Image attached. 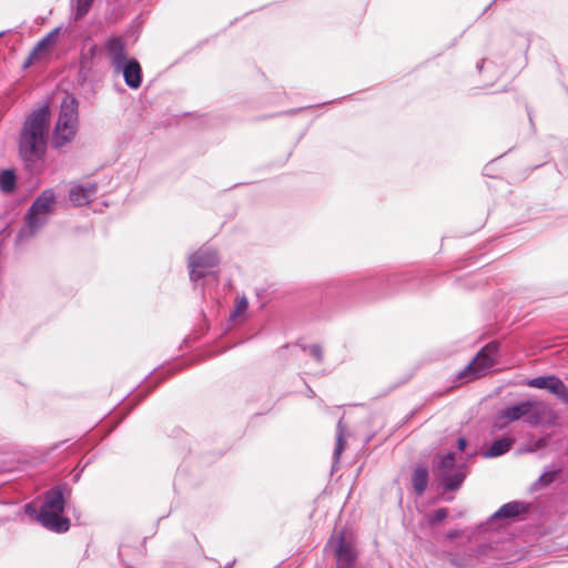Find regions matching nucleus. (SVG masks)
Wrapping results in <instances>:
<instances>
[{"label": "nucleus", "instance_id": "1", "mask_svg": "<svg viewBox=\"0 0 568 568\" xmlns=\"http://www.w3.org/2000/svg\"><path fill=\"white\" fill-rule=\"evenodd\" d=\"M49 115V108L44 105L33 111L24 121L19 139V152L30 169H34L44 156Z\"/></svg>", "mask_w": 568, "mask_h": 568}, {"label": "nucleus", "instance_id": "2", "mask_svg": "<svg viewBox=\"0 0 568 568\" xmlns=\"http://www.w3.org/2000/svg\"><path fill=\"white\" fill-rule=\"evenodd\" d=\"M551 407L542 400L527 399L500 409L494 422L497 429L505 428L509 423L523 419L530 426H538L542 422L552 418Z\"/></svg>", "mask_w": 568, "mask_h": 568}, {"label": "nucleus", "instance_id": "3", "mask_svg": "<svg viewBox=\"0 0 568 568\" xmlns=\"http://www.w3.org/2000/svg\"><path fill=\"white\" fill-rule=\"evenodd\" d=\"M65 507L63 491L55 486L45 493L44 503L38 514L39 523L47 529L54 532H65L70 528V520L62 516Z\"/></svg>", "mask_w": 568, "mask_h": 568}, {"label": "nucleus", "instance_id": "4", "mask_svg": "<svg viewBox=\"0 0 568 568\" xmlns=\"http://www.w3.org/2000/svg\"><path fill=\"white\" fill-rule=\"evenodd\" d=\"M55 205V194L52 189L44 190L31 204L26 216V223L19 232V240L33 236L43 227Z\"/></svg>", "mask_w": 568, "mask_h": 568}, {"label": "nucleus", "instance_id": "5", "mask_svg": "<svg viewBox=\"0 0 568 568\" xmlns=\"http://www.w3.org/2000/svg\"><path fill=\"white\" fill-rule=\"evenodd\" d=\"M78 131V101L67 94L61 102L59 116L53 130L52 144L61 148L71 142Z\"/></svg>", "mask_w": 568, "mask_h": 568}, {"label": "nucleus", "instance_id": "6", "mask_svg": "<svg viewBox=\"0 0 568 568\" xmlns=\"http://www.w3.org/2000/svg\"><path fill=\"white\" fill-rule=\"evenodd\" d=\"M433 473L443 483L445 490H456L467 476V467L456 465L454 454L448 452L435 456Z\"/></svg>", "mask_w": 568, "mask_h": 568}, {"label": "nucleus", "instance_id": "7", "mask_svg": "<svg viewBox=\"0 0 568 568\" xmlns=\"http://www.w3.org/2000/svg\"><path fill=\"white\" fill-rule=\"evenodd\" d=\"M497 345L490 343L481 348L474 359L459 373V377L466 381L484 376L495 364Z\"/></svg>", "mask_w": 568, "mask_h": 568}, {"label": "nucleus", "instance_id": "8", "mask_svg": "<svg viewBox=\"0 0 568 568\" xmlns=\"http://www.w3.org/2000/svg\"><path fill=\"white\" fill-rule=\"evenodd\" d=\"M328 545L333 548L336 556L337 568H352L354 566L357 555L353 544L346 540L343 531L334 534Z\"/></svg>", "mask_w": 568, "mask_h": 568}, {"label": "nucleus", "instance_id": "9", "mask_svg": "<svg viewBox=\"0 0 568 568\" xmlns=\"http://www.w3.org/2000/svg\"><path fill=\"white\" fill-rule=\"evenodd\" d=\"M219 263L216 252L210 248H200L189 260L190 277L192 281L201 278L205 272Z\"/></svg>", "mask_w": 568, "mask_h": 568}, {"label": "nucleus", "instance_id": "10", "mask_svg": "<svg viewBox=\"0 0 568 568\" xmlns=\"http://www.w3.org/2000/svg\"><path fill=\"white\" fill-rule=\"evenodd\" d=\"M104 50L108 53L113 70L119 69L131 58L126 54V43L122 37H111L104 43Z\"/></svg>", "mask_w": 568, "mask_h": 568}, {"label": "nucleus", "instance_id": "11", "mask_svg": "<svg viewBox=\"0 0 568 568\" xmlns=\"http://www.w3.org/2000/svg\"><path fill=\"white\" fill-rule=\"evenodd\" d=\"M114 73H122L125 84L131 89H139L142 84V68L138 60L130 59L119 69L113 70Z\"/></svg>", "mask_w": 568, "mask_h": 568}, {"label": "nucleus", "instance_id": "12", "mask_svg": "<svg viewBox=\"0 0 568 568\" xmlns=\"http://www.w3.org/2000/svg\"><path fill=\"white\" fill-rule=\"evenodd\" d=\"M59 32L60 28H55L37 43L26 62L27 67L42 58V55L55 43Z\"/></svg>", "mask_w": 568, "mask_h": 568}, {"label": "nucleus", "instance_id": "13", "mask_svg": "<svg viewBox=\"0 0 568 568\" xmlns=\"http://www.w3.org/2000/svg\"><path fill=\"white\" fill-rule=\"evenodd\" d=\"M95 192V184L90 183L88 185H77L70 190L69 199L74 205L82 206L90 202Z\"/></svg>", "mask_w": 568, "mask_h": 568}, {"label": "nucleus", "instance_id": "14", "mask_svg": "<svg viewBox=\"0 0 568 568\" xmlns=\"http://www.w3.org/2000/svg\"><path fill=\"white\" fill-rule=\"evenodd\" d=\"M527 510V505L523 501H510L503 505L493 516V518H514Z\"/></svg>", "mask_w": 568, "mask_h": 568}, {"label": "nucleus", "instance_id": "15", "mask_svg": "<svg viewBox=\"0 0 568 568\" xmlns=\"http://www.w3.org/2000/svg\"><path fill=\"white\" fill-rule=\"evenodd\" d=\"M412 484L418 496L424 494L428 485V470L426 467L418 466L414 469Z\"/></svg>", "mask_w": 568, "mask_h": 568}, {"label": "nucleus", "instance_id": "16", "mask_svg": "<svg viewBox=\"0 0 568 568\" xmlns=\"http://www.w3.org/2000/svg\"><path fill=\"white\" fill-rule=\"evenodd\" d=\"M514 444V439L509 437H504L495 440L490 447L484 453L486 458L498 457L505 453H507L511 445Z\"/></svg>", "mask_w": 568, "mask_h": 568}, {"label": "nucleus", "instance_id": "17", "mask_svg": "<svg viewBox=\"0 0 568 568\" xmlns=\"http://www.w3.org/2000/svg\"><path fill=\"white\" fill-rule=\"evenodd\" d=\"M556 376L548 375V376H538L535 378H531L527 381V385L530 387L539 388V389H548L550 392V387L556 381Z\"/></svg>", "mask_w": 568, "mask_h": 568}, {"label": "nucleus", "instance_id": "18", "mask_svg": "<svg viewBox=\"0 0 568 568\" xmlns=\"http://www.w3.org/2000/svg\"><path fill=\"white\" fill-rule=\"evenodd\" d=\"M16 186V175L13 171L6 170L0 174V187L3 192H11Z\"/></svg>", "mask_w": 568, "mask_h": 568}, {"label": "nucleus", "instance_id": "19", "mask_svg": "<svg viewBox=\"0 0 568 568\" xmlns=\"http://www.w3.org/2000/svg\"><path fill=\"white\" fill-rule=\"evenodd\" d=\"M550 393L555 394L562 403L568 404V387L560 378H556L550 387Z\"/></svg>", "mask_w": 568, "mask_h": 568}, {"label": "nucleus", "instance_id": "20", "mask_svg": "<svg viewBox=\"0 0 568 568\" xmlns=\"http://www.w3.org/2000/svg\"><path fill=\"white\" fill-rule=\"evenodd\" d=\"M93 0H77L75 18L80 19L85 16L92 4Z\"/></svg>", "mask_w": 568, "mask_h": 568}, {"label": "nucleus", "instance_id": "21", "mask_svg": "<svg viewBox=\"0 0 568 568\" xmlns=\"http://www.w3.org/2000/svg\"><path fill=\"white\" fill-rule=\"evenodd\" d=\"M248 308V302L246 300V297H241L236 301V305H235V310L234 312L232 313L231 317L232 318H235L237 316H241L243 315Z\"/></svg>", "mask_w": 568, "mask_h": 568}, {"label": "nucleus", "instance_id": "22", "mask_svg": "<svg viewBox=\"0 0 568 568\" xmlns=\"http://www.w3.org/2000/svg\"><path fill=\"white\" fill-rule=\"evenodd\" d=\"M345 446H344V440H343V427H342V423L339 422L338 423V433H337V438H336V447H335V450H334V455L336 456V458L339 457V455L343 453Z\"/></svg>", "mask_w": 568, "mask_h": 568}, {"label": "nucleus", "instance_id": "23", "mask_svg": "<svg viewBox=\"0 0 568 568\" xmlns=\"http://www.w3.org/2000/svg\"><path fill=\"white\" fill-rule=\"evenodd\" d=\"M557 474V470L545 471L539 476L537 484H539L540 486H547L555 480Z\"/></svg>", "mask_w": 568, "mask_h": 568}, {"label": "nucleus", "instance_id": "24", "mask_svg": "<svg viewBox=\"0 0 568 568\" xmlns=\"http://www.w3.org/2000/svg\"><path fill=\"white\" fill-rule=\"evenodd\" d=\"M447 515L448 511L446 508H439L429 516L428 520L432 525H435L443 521L447 517Z\"/></svg>", "mask_w": 568, "mask_h": 568}, {"label": "nucleus", "instance_id": "25", "mask_svg": "<svg viewBox=\"0 0 568 568\" xmlns=\"http://www.w3.org/2000/svg\"><path fill=\"white\" fill-rule=\"evenodd\" d=\"M310 354L316 358V361L322 362L323 359V352L320 345H312L310 346Z\"/></svg>", "mask_w": 568, "mask_h": 568}, {"label": "nucleus", "instance_id": "26", "mask_svg": "<svg viewBox=\"0 0 568 568\" xmlns=\"http://www.w3.org/2000/svg\"><path fill=\"white\" fill-rule=\"evenodd\" d=\"M466 445H467V442H466L465 438L462 437V438L458 439V448L460 450L465 449Z\"/></svg>", "mask_w": 568, "mask_h": 568}, {"label": "nucleus", "instance_id": "27", "mask_svg": "<svg viewBox=\"0 0 568 568\" xmlns=\"http://www.w3.org/2000/svg\"><path fill=\"white\" fill-rule=\"evenodd\" d=\"M4 32H0V37L3 34Z\"/></svg>", "mask_w": 568, "mask_h": 568}]
</instances>
